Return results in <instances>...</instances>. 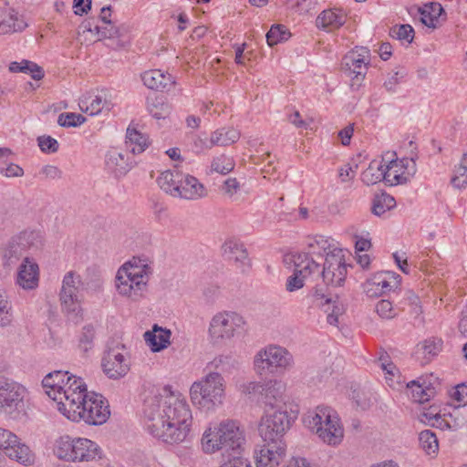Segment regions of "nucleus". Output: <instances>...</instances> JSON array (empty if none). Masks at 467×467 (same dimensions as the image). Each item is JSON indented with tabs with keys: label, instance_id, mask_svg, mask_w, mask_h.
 Here are the masks:
<instances>
[{
	"label": "nucleus",
	"instance_id": "obj_51",
	"mask_svg": "<svg viewBox=\"0 0 467 467\" xmlns=\"http://www.w3.org/2000/svg\"><path fill=\"white\" fill-rule=\"evenodd\" d=\"M375 309L379 317L383 319H392L399 314V309L393 306L392 302L386 299L379 300Z\"/></svg>",
	"mask_w": 467,
	"mask_h": 467
},
{
	"label": "nucleus",
	"instance_id": "obj_59",
	"mask_svg": "<svg viewBox=\"0 0 467 467\" xmlns=\"http://www.w3.org/2000/svg\"><path fill=\"white\" fill-rule=\"evenodd\" d=\"M406 76L404 70H397L392 74H389L387 80H385L383 86L388 92H395L396 87L400 83V79Z\"/></svg>",
	"mask_w": 467,
	"mask_h": 467
},
{
	"label": "nucleus",
	"instance_id": "obj_3",
	"mask_svg": "<svg viewBox=\"0 0 467 467\" xmlns=\"http://www.w3.org/2000/svg\"><path fill=\"white\" fill-rule=\"evenodd\" d=\"M226 381L217 373H205L190 388V399L198 409L213 411L223 403Z\"/></svg>",
	"mask_w": 467,
	"mask_h": 467
},
{
	"label": "nucleus",
	"instance_id": "obj_48",
	"mask_svg": "<svg viewBox=\"0 0 467 467\" xmlns=\"http://www.w3.org/2000/svg\"><path fill=\"white\" fill-rule=\"evenodd\" d=\"M231 358L226 356H219L214 358L212 361L207 363L204 371L205 373H217L223 376V373L227 372L230 368Z\"/></svg>",
	"mask_w": 467,
	"mask_h": 467
},
{
	"label": "nucleus",
	"instance_id": "obj_60",
	"mask_svg": "<svg viewBox=\"0 0 467 467\" xmlns=\"http://www.w3.org/2000/svg\"><path fill=\"white\" fill-rule=\"evenodd\" d=\"M306 277L307 276L296 275V271L294 270V274L290 275L286 280V290L289 292H294L302 288L304 286V282Z\"/></svg>",
	"mask_w": 467,
	"mask_h": 467
},
{
	"label": "nucleus",
	"instance_id": "obj_22",
	"mask_svg": "<svg viewBox=\"0 0 467 467\" xmlns=\"http://www.w3.org/2000/svg\"><path fill=\"white\" fill-rule=\"evenodd\" d=\"M177 197L187 200H196L206 195L204 186L191 175L182 176Z\"/></svg>",
	"mask_w": 467,
	"mask_h": 467
},
{
	"label": "nucleus",
	"instance_id": "obj_26",
	"mask_svg": "<svg viewBox=\"0 0 467 467\" xmlns=\"http://www.w3.org/2000/svg\"><path fill=\"white\" fill-rule=\"evenodd\" d=\"M78 106L83 112L94 116L99 114L105 108L109 110L111 103L101 95L88 93L79 99Z\"/></svg>",
	"mask_w": 467,
	"mask_h": 467
},
{
	"label": "nucleus",
	"instance_id": "obj_55",
	"mask_svg": "<svg viewBox=\"0 0 467 467\" xmlns=\"http://www.w3.org/2000/svg\"><path fill=\"white\" fill-rule=\"evenodd\" d=\"M38 146L43 152L54 153L58 150V142L50 136H40L37 138Z\"/></svg>",
	"mask_w": 467,
	"mask_h": 467
},
{
	"label": "nucleus",
	"instance_id": "obj_4",
	"mask_svg": "<svg viewBox=\"0 0 467 467\" xmlns=\"http://www.w3.org/2000/svg\"><path fill=\"white\" fill-rule=\"evenodd\" d=\"M54 451L57 458L72 462H95L102 458L101 448L86 438L60 437Z\"/></svg>",
	"mask_w": 467,
	"mask_h": 467
},
{
	"label": "nucleus",
	"instance_id": "obj_44",
	"mask_svg": "<svg viewBox=\"0 0 467 467\" xmlns=\"http://www.w3.org/2000/svg\"><path fill=\"white\" fill-rule=\"evenodd\" d=\"M395 205L396 201L392 196L382 193L374 198L371 212L373 214L380 216Z\"/></svg>",
	"mask_w": 467,
	"mask_h": 467
},
{
	"label": "nucleus",
	"instance_id": "obj_23",
	"mask_svg": "<svg viewBox=\"0 0 467 467\" xmlns=\"http://www.w3.org/2000/svg\"><path fill=\"white\" fill-rule=\"evenodd\" d=\"M313 256L308 251L291 254L290 260L294 264L296 275L308 277L313 273L319 272L320 264Z\"/></svg>",
	"mask_w": 467,
	"mask_h": 467
},
{
	"label": "nucleus",
	"instance_id": "obj_52",
	"mask_svg": "<svg viewBox=\"0 0 467 467\" xmlns=\"http://www.w3.org/2000/svg\"><path fill=\"white\" fill-rule=\"evenodd\" d=\"M86 121V118L78 113L66 112L58 116L57 123L61 127H78Z\"/></svg>",
	"mask_w": 467,
	"mask_h": 467
},
{
	"label": "nucleus",
	"instance_id": "obj_62",
	"mask_svg": "<svg viewBox=\"0 0 467 467\" xmlns=\"http://www.w3.org/2000/svg\"><path fill=\"white\" fill-rule=\"evenodd\" d=\"M0 173L5 177H21L24 170L17 164L10 163L6 167H0Z\"/></svg>",
	"mask_w": 467,
	"mask_h": 467
},
{
	"label": "nucleus",
	"instance_id": "obj_32",
	"mask_svg": "<svg viewBox=\"0 0 467 467\" xmlns=\"http://www.w3.org/2000/svg\"><path fill=\"white\" fill-rule=\"evenodd\" d=\"M126 147L133 154H140L149 147V138L136 129L128 128L126 133Z\"/></svg>",
	"mask_w": 467,
	"mask_h": 467
},
{
	"label": "nucleus",
	"instance_id": "obj_33",
	"mask_svg": "<svg viewBox=\"0 0 467 467\" xmlns=\"http://www.w3.org/2000/svg\"><path fill=\"white\" fill-rule=\"evenodd\" d=\"M308 252L319 257H327V254L332 253L334 250H341L333 244V241L323 235H317L309 239L307 244Z\"/></svg>",
	"mask_w": 467,
	"mask_h": 467
},
{
	"label": "nucleus",
	"instance_id": "obj_57",
	"mask_svg": "<svg viewBox=\"0 0 467 467\" xmlns=\"http://www.w3.org/2000/svg\"><path fill=\"white\" fill-rule=\"evenodd\" d=\"M363 289L369 297H378L383 295L382 288H380L379 282L375 281V275L363 284Z\"/></svg>",
	"mask_w": 467,
	"mask_h": 467
},
{
	"label": "nucleus",
	"instance_id": "obj_24",
	"mask_svg": "<svg viewBox=\"0 0 467 467\" xmlns=\"http://www.w3.org/2000/svg\"><path fill=\"white\" fill-rule=\"evenodd\" d=\"M26 26L27 24L14 10L0 8V34L23 31Z\"/></svg>",
	"mask_w": 467,
	"mask_h": 467
},
{
	"label": "nucleus",
	"instance_id": "obj_7",
	"mask_svg": "<svg viewBox=\"0 0 467 467\" xmlns=\"http://www.w3.org/2000/svg\"><path fill=\"white\" fill-rule=\"evenodd\" d=\"M292 364L293 356L287 349L276 345L261 349L254 359V369L262 377L284 373Z\"/></svg>",
	"mask_w": 467,
	"mask_h": 467
},
{
	"label": "nucleus",
	"instance_id": "obj_34",
	"mask_svg": "<svg viewBox=\"0 0 467 467\" xmlns=\"http://www.w3.org/2000/svg\"><path fill=\"white\" fill-rule=\"evenodd\" d=\"M441 350V340L427 339L418 345L416 358L421 365L428 364Z\"/></svg>",
	"mask_w": 467,
	"mask_h": 467
},
{
	"label": "nucleus",
	"instance_id": "obj_49",
	"mask_svg": "<svg viewBox=\"0 0 467 467\" xmlns=\"http://www.w3.org/2000/svg\"><path fill=\"white\" fill-rule=\"evenodd\" d=\"M234 166L233 158L222 154L213 160L211 169L218 173L227 174L234 169Z\"/></svg>",
	"mask_w": 467,
	"mask_h": 467
},
{
	"label": "nucleus",
	"instance_id": "obj_21",
	"mask_svg": "<svg viewBox=\"0 0 467 467\" xmlns=\"http://www.w3.org/2000/svg\"><path fill=\"white\" fill-rule=\"evenodd\" d=\"M141 79L148 88L157 91L170 90V88L175 84L171 75L164 73L160 69L145 71L141 75Z\"/></svg>",
	"mask_w": 467,
	"mask_h": 467
},
{
	"label": "nucleus",
	"instance_id": "obj_27",
	"mask_svg": "<svg viewBox=\"0 0 467 467\" xmlns=\"http://www.w3.org/2000/svg\"><path fill=\"white\" fill-rule=\"evenodd\" d=\"M171 331L154 325L152 330L144 333V339L153 352H159L170 345Z\"/></svg>",
	"mask_w": 467,
	"mask_h": 467
},
{
	"label": "nucleus",
	"instance_id": "obj_40",
	"mask_svg": "<svg viewBox=\"0 0 467 467\" xmlns=\"http://www.w3.org/2000/svg\"><path fill=\"white\" fill-rule=\"evenodd\" d=\"M451 183L455 189L467 187V152L462 154L459 165L455 166Z\"/></svg>",
	"mask_w": 467,
	"mask_h": 467
},
{
	"label": "nucleus",
	"instance_id": "obj_5",
	"mask_svg": "<svg viewBox=\"0 0 467 467\" xmlns=\"http://www.w3.org/2000/svg\"><path fill=\"white\" fill-rule=\"evenodd\" d=\"M304 422L329 445H337L343 439L344 431L339 420L328 407H317L315 411H309L305 416Z\"/></svg>",
	"mask_w": 467,
	"mask_h": 467
},
{
	"label": "nucleus",
	"instance_id": "obj_64",
	"mask_svg": "<svg viewBox=\"0 0 467 467\" xmlns=\"http://www.w3.org/2000/svg\"><path fill=\"white\" fill-rule=\"evenodd\" d=\"M265 387V384L264 385H261L260 383H257V382H248L247 384H244L242 386V391L245 394H262V392L264 391L263 388Z\"/></svg>",
	"mask_w": 467,
	"mask_h": 467
},
{
	"label": "nucleus",
	"instance_id": "obj_18",
	"mask_svg": "<svg viewBox=\"0 0 467 467\" xmlns=\"http://www.w3.org/2000/svg\"><path fill=\"white\" fill-rule=\"evenodd\" d=\"M261 396L265 406L271 410H286L285 384L280 380H269L265 383Z\"/></svg>",
	"mask_w": 467,
	"mask_h": 467
},
{
	"label": "nucleus",
	"instance_id": "obj_35",
	"mask_svg": "<svg viewBox=\"0 0 467 467\" xmlns=\"http://www.w3.org/2000/svg\"><path fill=\"white\" fill-rule=\"evenodd\" d=\"M106 163L117 177L124 176L131 169V165L126 159L125 154L116 150L107 155Z\"/></svg>",
	"mask_w": 467,
	"mask_h": 467
},
{
	"label": "nucleus",
	"instance_id": "obj_12",
	"mask_svg": "<svg viewBox=\"0 0 467 467\" xmlns=\"http://www.w3.org/2000/svg\"><path fill=\"white\" fill-rule=\"evenodd\" d=\"M87 388L80 378L67 376L65 388L56 394L54 400L57 403L58 410L65 416L88 395Z\"/></svg>",
	"mask_w": 467,
	"mask_h": 467
},
{
	"label": "nucleus",
	"instance_id": "obj_11",
	"mask_svg": "<svg viewBox=\"0 0 467 467\" xmlns=\"http://www.w3.org/2000/svg\"><path fill=\"white\" fill-rule=\"evenodd\" d=\"M369 63V49L364 47H356L347 53L341 62V69L352 78L350 87L353 90L358 89L364 79Z\"/></svg>",
	"mask_w": 467,
	"mask_h": 467
},
{
	"label": "nucleus",
	"instance_id": "obj_56",
	"mask_svg": "<svg viewBox=\"0 0 467 467\" xmlns=\"http://www.w3.org/2000/svg\"><path fill=\"white\" fill-rule=\"evenodd\" d=\"M17 438L18 437L10 431L0 428V450L5 453L7 450L12 447V444L14 445L15 442H17Z\"/></svg>",
	"mask_w": 467,
	"mask_h": 467
},
{
	"label": "nucleus",
	"instance_id": "obj_17",
	"mask_svg": "<svg viewBox=\"0 0 467 467\" xmlns=\"http://www.w3.org/2000/svg\"><path fill=\"white\" fill-rule=\"evenodd\" d=\"M286 455L285 441L265 442L255 451L256 467H278Z\"/></svg>",
	"mask_w": 467,
	"mask_h": 467
},
{
	"label": "nucleus",
	"instance_id": "obj_37",
	"mask_svg": "<svg viewBox=\"0 0 467 467\" xmlns=\"http://www.w3.org/2000/svg\"><path fill=\"white\" fill-rule=\"evenodd\" d=\"M11 72H22L29 74L33 79L40 80L44 78V70L36 63L29 60H22L21 62H12L9 65Z\"/></svg>",
	"mask_w": 467,
	"mask_h": 467
},
{
	"label": "nucleus",
	"instance_id": "obj_43",
	"mask_svg": "<svg viewBox=\"0 0 467 467\" xmlns=\"http://www.w3.org/2000/svg\"><path fill=\"white\" fill-rule=\"evenodd\" d=\"M383 164L372 161L369 166L362 172V182L367 185H373L383 181Z\"/></svg>",
	"mask_w": 467,
	"mask_h": 467
},
{
	"label": "nucleus",
	"instance_id": "obj_15",
	"mask_svg": "<svg viewBox=\"0 0 467 467\" xmlns=\"http://www.w3.org/2000/svg\"><path fill=\"white\" fill-rule=\"evenodd\" d=\"M81 278L75 272L67 273L62 281L60 302L64 311L78 316L81 311L80 301L78 297Z\"/></svg>",
	"mask_w": 467,
	"mask_h": 467
},
{
	"label": "nucleus",
	"instance_id": "obj_31",
	"mask_svg": "<svg viewBox=\"0 0 467 467\" xmlns=\"http://www.w3.org/2000/svg\"><path fill=\"white\" fill-rule=\"evenodd\" d=\"M346 22V16L342 11L335 12L333 10L323 11L317 18V26L327 30L339 28Z\"/></svg>",
	"mask_w": 467,
	"mask_h": 467
},
{
	"label": "nucleus",
	"instance_id": "obj_47",
	"mask_svg": "<svg viewBox=\"0 0 467 467\" xmlns=\"http://www.w3.org/2000/svg\"><path fill=\"white\" fill-rule=\"evenodd\" d=\"M266 41L270 47H273L290 37V33L283 25H273L266 34Z\"/></svg>",
	"mask_w": 467,
	"mask_h": 467
},
{
	"label": "nucleus",
	"instance_id": "obj_38",
	"mask_svg": "<svg viewBox=\"0 0 467 467\" xmlns=\"http://www.w3.org/2000/svg\"><path fill=\"white\" fill-rule=\"evenodd\" d=\"M224 254L235 262L244 264L248 259V253L244 245L234 240H228L223 245Z\"/></svg>",
	"mask_w": 467,
	"mask_h": 467
},
{
	"label": "nucleus",
	"instance_id": "obj_25",
	"mask_svg": "<svg viewBox=\"0 0 467 467\" xmlns=\"http://www.w3.org/2000/svg\"><path fill=\"white\" fill-rule=\"evenodd\" d=\"M119 269H124V271H127V274L135 277V279L139 278L148 282L153 273L152 267L149 264L148 259L140 257H133Z\"/></svg>",
	"mask_w": 467,
	"mask_h": 467
},
{
	"label": "nucleus",
	"instance_id": "obj_50",
	"mask_svg": "<svg viewBox=\"0 0 467 467\" xmlns=\"http://www.w3.org/2000/svg\"><path fill=\"white\" fill-rule=\"evenodd\" d=\"M390 36L393 38L411 43L414 38V29L409 24L394 26L390 28Z\"/></svg>",
	"mask_w": 467,
	"mask_h": 467
},
{
	"label": "nucleus",
	"instance_id": "obj_20",
	"mask_svg": "<svg viewBox=\"0 0 467 467\" xmlns=\"http://www.w3.org/2000/svg\"><path fill=\"white\" fill-rule=\"evenodd\" d=\"M39 276L38 265L25 257L17 272L16 283L26 290H32L37 287Z\"/></svg>",
	"mask_w": 467,
	"mask_h": 467
},
{
	"label": "nucleus",
	"instance_id": "obj_28",
	"mask_svg": "<svg viewBox=\"0 0 467 467\" xmlns=\"http://www.w3.org/2000/svg\"><path fill=\"white\" fill-rule=\"evenodd\" d=\"M67 376V371L55 370L43 379L42 386L49 398L54 400L56 394L59 395V392L65 388Z\"/></svg>",
	"mask_w": 467,
	"mask_h": 467
},
{
	"label": "nucleus",
	"instance_id": "obj_9",
	"mask_svg": "<svg viewBox=\"0 0 467 467\" xmlns=\"http://www.w3.org/2000/svg\"><path fill=\"white\" fill-rule=\"evenodd\" d=\"M411 148V156L410 160L408 158L400 161L394 159L396 152H387L386 156H389V163L383 164V181L386 184L394 186L399 184L406 183L409 180V176L416 171V160L418 159V153L414 152L417 150L415 143L410 140L409 142Z\"/></svg>",
	"mask_w": 467,
	"mask_h": 467
},
{
	"label": "nucleus",
	"instance_id": "obj_2",
	"mask_svg": "<svg viewBox=\"0 0 467 467\" xmlns=\"http://www.w3.org/2000/svg\"><path fill=\"white\" fill-rule=\"evenodd\" d=\"M244 436L237 423L234 420L221 422L213 430L208 428L202 438V449L207 453L225 450L232 455H242Z\"/></svg>",
	"mask_w": 467,
	"mask_h": 467
},
{
	"label": "nucleus",
	"instance_id": "obj_41",
	"mask_svg": "<svg viewBox=\"0 0 467 467\" xmlns=\"http://www.w3.org/2000/svg\"><path fill=\"white\" fill-rule=\"evenodd\" d=\"M13 321V307L5 290L0 286V327H7Z\"/></svg>",
	"mask_w": 467,
	"mask_h": 467
},
{
	"label": "nucleus",
	"instance_id": "obj_53",
	"mask_svg": "<svg viewBox=\"0 0 467 467\" xmlns=\"http://www.w3.org/2000/svg\"><path fill=\"white\" fill-rule=\"evenodd\" d=\"M407 387L411 389L413 398L416 401L420 403H423L428 401L431 392V389L427 387H423L422 384H420L419 380H411L407 384Z\"/></svg>",
	"mask_w": 467,
	"mask_h": 467
},
{
	"label": "nucleus",
	"instance_id": "obj_46",
	"mask_svg": "<svg viewBox=\"0 0 467 467\" xmlns=\"http://www.w3.org/2000/svg\"><path fill=\"white\" fill-rule=\"evenodd\" d=\"M25 252V244L17 240L13 239L4 252V259L5 264L10 265L15 264L23 255Z\"/></svg>",
	"mask_w": 467,
	"mask_h": 467
},
{
	"label": "nucleus",
	"instance_id": "obj_16",
	"mask_svg": "<svg viewBox=\"0 0 467 467\" xmlns=\"http://www.w3.org/2000/svg\"><path fill=\"white\" fill-rule=\"evenodd\" d=\"M26 389L16 381L0 375V410L11 412L18 409L25 397Z\"/></svg>",
	"mask_w": 467,
	"mask_h": 467
},
{
	"label": "nucleus",
	"instance_id": "obj_19",
	"mask_svg": "<svg viewBox=\"0 0 467 467\" xmlns=\"http://www.w3.org/2000/svg\"><path fill=\"white\" fill-rule=\"evenodd\" d=\"M101 366L105 375L112 379H119L124 377L130 369L125 357L114 349L109 350L104 355Z\"/></svg>",
	"mask_w": 467,
	"mask_h": 467
},
{
	"label": "nucleus",
	"instance_id": "obj_58",
	"mask_svg": "<svg viewBox=\"0 0 467 467\" xmlns=\"http://www.w3.org/2000/svg\"><path fill=\"white\" fill-rule=\"evenodd\" d=\"M227 457L220 467H252L250 461L243 455L229 454Z\"/></svg>",
	"mask_w": 467,
	"mask_h": 467
},
{
	"label": "nucleus",
	"instance_id": "obj_54",
	"mask_svg": "<svg viewBox=\"0 0 467 467\" xmlns=\"http://www.w3.org/2000/svg\"><path fill=\"white\" fill-rule=\"evenodd\" d=\"M94 336L95 329L93 326L88 325L83 327V330L79 337V347L84 351H87L88 348H91Z\"/></svg>",
	"mask_w": 467,
	"mask_h": 467
},
{
	"label": "nucleus",
	"instance_id": "obj_6",
	"mask_svg": "<svg viewBox=\"0 0 467 467\" xmlns=\"http://www.w3.org/2000/svg\"><path fill=\"white\" fill-rule=\"evenodd\" d=\"M108 400L99 393L90 392L66 417L72 421H84L88 425H101L109 418Z\"/></svg>",
	"mask_w": 467,
	"mask_h": 467
},
{
	"label": "nucleus",
	"instance_id": "obj_39",
	"mask_svg": "<svg viewBox=\"0 0 467 467\" xmlns=\"http://www.w3.org/2000/svg\"><path fill=\"white\" fill-rule=\"evenodd\" d=\"M421 15L420 21L428 27H436V23L439 17L444 13L441 4L431 3L430 5H425L423 9L420 8Z\"/></svg>",
	"mask_w": 467,
	"mask_h": 467
},
{
	"label": "nucleus",
	"instance_id": "obj_1",
	"mask_svg": "<svg viewBox=\"0 0 467 467\" xmlns=\"http://www.w3.org/2000/svg\"><path fill=\"white\" fill-rule=\"evenodd\" d=\"M192 421V414L185 397L165 386L144 401L143 422L154 438L169 444L186 440Z\"/></svg>",
	"mask_w": 467,
	"mask_h": 467
},
{
	"label": "nucleus",
	"instance_id": "obj_13",
	"mask_svg": "<svg viewBox=\"0 0 467 467\" xmlns=\"http://www.w3.org/2000/svg\"><path fill=\"white\" fill-rule=\"evenodd\" d=\"M321 275L327 285L333 287L343 285L347 276V264L343 250H334L327 254Z\"/></svg>",
	"mask_w": 467,
	"mask_h": 467
},
{
	"label": "nucleus",
	"instance_id": "obj_36",
	"mask_svg": "<svg viewBox=\"0 0 467 467\" xmlns=\"http://www.w3.org/2000/svg\"><path fill=\"white\" fill-rule=\"evenodd\" d=\"M11 446L5 453L7 457L23 464H31L34 462V454L31 450L26 444L21 443L18 438L17 442Z\"/></svg>",
	"mask_w": 467,
	"mask_h": 467
},
{
	"label": "nucleus",
	"instance_id": "obj_8",
	"mask_svg": "<svg viewBox=\"0 0 467 467\" xmlns=\"http://www.w3.org/2000/svg\"><path fill=\"white\" fill-rule=\"evenodd\" d=\"M246 321L243 316L234 311H223L214 315L209 326V336L213 343L232 339L245 331Z\"/></svg>",
	"mask_w": 467,
	"mask_h": 467
},
{
	"label": "nucleus",
	"instance_id": "obj_14",
	"mask_svg": "<svg viewBox=\"0 0 467 467\" xmlns=\"http://www.w3.org/2000/svg\"><path fill=\"white\" fill-rule=\"evenodd\" d=\"M148 281L135 279L124 269H119L115 277V287L118 294L132 302H140L148 293Z\"/></svg>",
	"mask_w": 467,
	"mask_h": 467
},
{
	"label": "nucleus",
	"instance_id": "obj_45",
	"mask_svg": "<svg viewBox=\"0 0 467 467\" xmlns=\"http://www.w3.org/2000/svg\"><path fill=\"white\" fill-rule=\"evenodd\" d=\"M148 110L156 119H164L169 116L171 109L162 98L156 97L154 99L148 100Z\"/></svg>",
	"mask_w": 467,
	"mask_h": 467
},
{
	"label": "nucleus",
	"instance_id": "obj_29",
	"mask_svg": "<svg viewBox=\"0 0 467 467\" xmlns=\"http://www.w3.org/2000/svg\"><path fill=\"white\" fill-rule=\"evenodd\" d=\"M240 132L233 128H222L213 131L208 142H204L207 149L214 146L225 147L236 142Z\"/></svg>",
	"mask_w": 467,
	"mask_h": 467
},
{
	"label": "nucleus",
	"instance_id": "obj_30",
	"mask_svg": "<svg viewBox=\"0 0 467 467\" xmlns=\"http://www.w3.org/2000/svg\"><path fill=\"white\" fill-rule=\"evenodd\" d=\"M182 176V174L178 170H168L160 174L157 183L165 192L177 197Z\"/></svg>",
	"mask_w": 467,
	"mask_h": 467
},
{
	"label": "nucleus",
	"instance_id": "obj_42",
	"mask_svg": "<svg viewBox=\"0 0 467 467\" xmlns=\"http://www.w3.org/2000/svg\"><path fill=\"white\" fill-rule=\"evenodd\" d=\"M419 441L422 450L428 455H436L439 450V442L436 434L430 431H422L419 434Z\"/></svg>",
	"mask_w": 467,
	"mask_h": 467
},
{
	"label": "nucleus",
	"instance_id": "obj_61",
	"mask_svg": "<svg viewBox=\"0 0 467 467\" xmlns=\"http://www.w3.org/2000/svg\"><path fill=\"white\" fill-rule=\"evenodd\" d=\"M91 0H73L74 14L77 16L87 15L91 9Z\"/></svg>",
	"mask_w": 467,
	"mask_h": 467
},
{
	"label": "nucleus",
	"instance_id": "obj_63",
	"mask_svg": "<svg viewBox=\"0 0 467 467\" xmlns=\"http://www.w3.org/2000/svg\"><path fill=\"white\" fill-rule=\"evenodd\" d=\"M404 300L411 306L413 313L418 315L421 312L420 298L414 292L410 290L407 291L404 296Z\"/></svg>",
	"mask_w": 467,
	"mask_h": 467
},
{
	"label": "nucleus",
	"instance_id": "obj_10",
	"mask_svg": "<svg viewBox=\"0 0 467 467\" xmlns=\"http://www.w3.org/2000/svg\"><path fill=\"white\" fill-rule=\"evenodd\" d=\"M291 426L286 410L266 411L261 418L258 431L264 442L284 441V435Z\"/></svg>",
	"mask_w": 467,
	"mask_h": 467
}]
</instances>
